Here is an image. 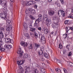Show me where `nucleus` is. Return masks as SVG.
Here are the masks:
<instances>
[{"instance_id":"1","label":"nucleus","mask_w":73,"mask_h":73,"mask_svg":"<svg viewBox=\"0 0 73 73\" xmlns=\"http://www.w3.org/2000/svg\"><path fill=\"white\" fill-rule=\"evenodd\" d=\"M48 16L47 15L44 14L43 15V19L44 21H46L45 24L48 27L51 24V20L48 18Z\"/></svg>"},{"instance_id":"2","label":"nucleus","mask_w":73,"mask_h":73,"mask_svg":"<svg viewBox=\"0 0 73 73\" xmlns=\"http://www.w3.org/2000/svg\"><path fill=\"white\" fill-rule=\"evenodd\" d=\"M0 17L1 19H5L6 21H7V15H6V14L4 13L0 14Z\"/></svg>"},{"instance_id":"3","label":"nucleus","mask_w":73,"mask_h":73,"mask_svg":"<svg viewBox=\"0 0 73 73\" xmlns=\"http://www.w3.org/2000/svg\"><path fill=\"white\" fill-rule=\"evenodd\" d=\"M18 54H20L19 56L20 57H22L23 56V52L21 51V49L20 47H19V48L17 52Z\"/></svg>"},{"instance_id":"4","label":"nucleus","mask_w":73,"mask_h":73,"mask_svg":"<svg viewBox=\"0 0 73 73\" xmlns=\"http://www.w3.org/2000/svg\"><path fill=\"white\" fill-rule=\"evenodd\" d=\"M25 70V73H28V71H29V66H27L24 68Z\"/></svg>"},{"instance_id":"5","label":"nucleus","mask_w":73,"mask_h":73,"mask_svg":"<svg viewBox=\"0 0 73 73\" xmlns=\"http://www.w3.org/2000/svg\"><path fill=\"white\" fill-rule=\"evenodd\" d=\"M59 11H60V12L61 15H62L63 17H65V13L64 11L61 9H60L59 10Z\"/></svg>"},{"instance_id":"6","label":"nucleus","mask_w":73,"mask_h":73,"mask_svg":"<svg viewBox=\"0 0 73 73\" xmlns=\"http://www.w3.org/2000/svg\"><path fill=\"white\" fill-rule=\"evenodd\" d=\"M5 41L6 42H11V44L13 43V40H11L9 38H6Z\"/></svg>"},{"instance_id":"7","label":"nucleus","mask_w":73,"mask_h":73,"mask_svg":"<svg viewBox=\"0 0 73 73\" xmlns=\"http://www.w3.org/2000/svg\"><path fill=\"white\" fill-rule=\"evenodd\" d=\"M48 13L50 16H53L54 14V11L52 10H50L49 11Z\"/></svg>"},{"instance_id":"8","label":"nucleus","mask_w":73,"mask_h":73,"mask_svg":"<svg viewBox=\"0 0 73 73\" xmlns=\"http://www.w3.org/2000/svg\"><path fill=\"white\" fill-rule=\"evenodd\" d=\"M34 45L35 46V47L36 48V50H37V48H40V44H39L36 43L34 44Z\"/></svg>"},{"instance_id":"9","label":"nucleus","mask_w":73,"mask_h":73,"mask_svg":"<svg viewBox=\"0 0 73 73\" xmlns=\"http://www.w3.org/2000/svg\"><path fill=\"white\" fill-rule=\"evenodd\" d=\"M4 4V5H6V4H7V3L6 1H1V0H0V4Z\"/></svg>"},{"instance_id":"10","label":"nucleus","mask_w":73,"mask_h":73,"mask_svg":"<svg viewBox=\"0 0 73 73\" xmlns=\"http://www.w3.org/2000/svg\"><path fill=\"white\" fill-rule=\"evenodd\" d=\"M5 46H6V48H7V49H11L12 48V45H6Z\"/></svg>"},{"instance_id":"11","label":"nucleus","mask_w":73,"mask_h":73,"mask_svg":"<svg viewBox=\"0 0 73 73\" xmlns=\"http://www.w3.org/2000/svg\"><path fill=\"white\" fill-rule=\"evenodd\" d=\"M44 56L46 58H49V54H46V53H44Z\"/></svg>"},{"instance_id":"12","label":"nucleus","mask_w":73,"mask_h":73,"mask_svg":"<svg viewBox=\"0 0 73 73\" xmlns=\"http://www.w3.org/2000/svg\"><path fill=\"white\" fill-rule=\"evenodd\" d=\"M40 21H41V20L38 19H36V21H35V23H36V24H39V23H40Z\"/></svg>"},{"instance_id":"13","label":"nucleus","mask_w":73,"mask_h":73,"mask_svg":"<svg viewBox=\"0 0 73 73\" xmlns=\"http://www.w3.org/2000/svg\"><path fill=\"white\" fill-rule=\"evenodd\" d=\"M23 26L25 29L28 28V25H27V23H23Z\"/></svg>"},{"instance_id":"14","label":"nucleus","mask_w":73,"mask_h":73,"mask_svg":"<svg viewBox=\"0 0 73 73\" xmlns=\"http://www.w3.org/2000/svg\"><path fill=\"white\" fill-rule=\"evenodd\" d=\"M29 48V49H33V47L32 46V44H30Z\"/></svg>"},{"instance_id":"15","label":"nucleus","mask_w":73,"mask_h":73,"mask_svg":"<svg viewBox=\"0 0 73 73\" xmlns=\"http://www.w3.org/2000/svg\"><path fill=\"white\" fill-rule=\"evenodd\" d=\"M56 71L58 73H61V70L60 69L56 68Z\"/></svg>"},{"instance_id":"16","label":"nucleus","mask_w":73,"mask_h":73,"mask_svg":"<svg viewBox=\"0 0 73 73\" xmlns=\"http://www.w3.org/2000/svg\"><path fill=\"white\" fill-rule=\"evenodd\" d=\"M57 24L54 23L52 25V26L54 28H55L57 27Z\"/></svg>"},{"instance_id":"17","label":"nucleus","mask_w":73,"mask_h":73,"mask_svg":"<svg viewBox=\"0 0 73 73\" xmlns=\"http://www.w3.org/2000/svg\"><path fill=\"white\" fill-rule=\"evenodd\" d=\"M53 23H55V24H57L58 22V19H56V20H55L53 21Z\"/></svg>"},{"instance_id":"18","label":"nucleus","mask_w":73,"mask_h":73,"mask_svg":"<svg viewBox=\"0 0 73 73\" xmlns=\"http://www.w3.org/2000/svg\"><path fill=\"white\" fill-rule=\"evenodd\" d=\"M53 23H55V24H57L58 22V19H56V20H55L53 21Z\"/></svg>"},{"instance_id":"19","label":"nucleus","mask_w":73,"mask_h":73,"mask_svg":"<svg viewBox=\"0 0 73 73\" xmlns=\"http://www.w3.org/2000/svg\"><path fill=\"white\" fill-rule=\"evenodd\" d=\"M68 66H70V67H73V63L72 62H70L68 64Z\"/></svg>"},{"instance_id":"20","label":"nucleus","mask_w":73,"mask_h":73,"mask_svg":"<svg viewBox=\"0 0 73 73\" xmlns=\"http://www.w3.org/2000/svg\"><path fill=\"white\" fill-rule=\"evenodd\" d=\"M43 54V51H40L39 52H38V54L39 56H40V55H41Z\"/></svg>"},{"instance_id":"21","label":"nucleus","mask_w":73,"mask_h":73,"mask_svg":"<svg viewBox=\"0 0 73 73\" xmlns=\"http://www.w3.org/2000/svg\"><path fill=\"white\" fill-rule=\"evenodd\" d=\"M19 68L20 69V70H19L18 71H24V69H23V68L21 67V66H19Z\"/></svg>"},{"instance_id":"22","label":"nucleus","mask_w":73,"mask_h":73,"mask_svg":"<svg viewBox=\"0 0 73 73\" xmlns=\"http://www.w3.org/2000/svg\"><path fill=\"white\" fill-rule=\"evenodd\" d=\"M42 40H45V38L42 35L41 36V38L40 41Z\"/></svg>"},{"instance_id":"23","label":"nucleus","mask_w":73,"mask_h":73,"mask_svg":"<svg viewBox=\"0 0 73 73\" xmlns=\"http://www.w3.org/2000/svg\"><path fill=\"white\" fill-rule=\"evenodd\" d=\"M48 32V29H45V30L44 31V33L45 34H47Z\"/></svg>"},{"instance_id":"24","label":"nucleus","mask_w":73,"mask_h":73,"mask_svg":"<svg viewBox=\"0 0 73 73\" xmlns=\"http://www.w3.org/2000/svg\"><path fill=\"white\" fill-rule=\"evenodd\" d=\"M66 29H66V32H68V31H69V30L70 29V27H67L66 28Z\"/></svg>"},{"instance_id":"25","label":"nucleus","mask_w":73,"mask_h":73,"mask_svg":"<svg viewBox=\"0 0 73 73\" xmlns=\"http://www.w3.org/2000/svg\"><path fill=\"white\" fill-rule=\"evenodd\" d=\"M28 57V55L27 54H26L24 55L23 56V57L24 58H27Z\"/></svg>"},{"instance_id":"26","label":"nucleus","mask_w":73,"mask_h":73,"mask_svg":"<svg viewBox=\"0 0 73 73\" xmlns=\"http://www.w3.org/2000/svg\"><path fill=\"white\" fill-rule=\"evenodd\" d=\"M40 42H42V44H45L46 41L45 40H40Z\"/></svg>"},{"instance_id":"27","label":"nucleus","mask_w":73,"mask_h":73,"mask_svg":"<svg viewBox=\"0 0 73 73\" xmlns=\"http://www.w3.org/2000/svg\"><path fill=\"white\" fill-rule=\"evenodd\" d=\"M25 36L26 37H27L28 38H29V35L28 33H26L25 34Z\"/></svg>"},{"instance_id":"28","label":"nucleus","mask_w":73,"mask_h":73,"mask_svg":"<svg viewBox=\"0 0 73 73\" xmlns=\"http://www.w3.org/2000/svg\"><path fill=\"white\" fill-rule=\"evenodd\" d=\"M60 1L61 3L62 4H64L65 3L64 0H60Z\"/></svg>"},{"instance_id":"29","label":"nucleus","mask_w":73,"mask_h":73,"mask_svg":"<svg viewBox=\"0 0 73 73\" xmlns=\"http://www.w3.org/2000/svg\"><path fill=\"white\" fill-rule=\"evenodd\" d=\"M0 37L2 38H4V35L3 33H0Z\"/></svg>"},{"instance_id":"30","label":"nucleus","mask_w":73,"mask_h":73,"mask_svg":"<svg viewBox=\"0 0 73 73\" xmlns=\"http://www.w3.org/2000/svg\"><path fill=\"white\" fill-rule=\"evenodd\" d=\"M38 16L39 17V18H38V19H39L41 20L42 19V15L41 14H39L38 15Z\"/></svg>"},{"instance_id":"31","label":"nucleus","mask_w":73,"mask_h":73,"mask_svg":"<svg viewBox=\"0 0 73 73\" xmlns=\"http://www.w3.org/2000/svg\"><path fill=\"white\" fill-rule=\"evenodd\" d=\"M34 35H35V37L36 38H38V34L36 33H34Z\"/></svg>"},{"instance_id":"32","label":"nucleus","mask_w":73,"mask_h":73,"mask_svg":"<svg viewBox=\"0 0 73 73\" xmlns=\"http://www.w3.org/2000/svg\"><path fill=\"white\" fill-rule=\"evenodd\" d=\"M31 31H32L33 32H35L36 31V28H32V29H30Z\"/></svg>"},{"instance_id":"33","label":"nucleus","mask_w":73,"mask_h":73,"mask_svg":"<svg viewBox=\"0 0 73 73\" xmlns=\"http://www.w3.org/2000/svg\"><path fill=\"white\" fill-rule=\"evenodd\" d=\"M57 63L58 64H61V65H62V64H61V60H57Z\"/></svg>"},{"instance_id":"34","label":"nucleus","mask_w":73,"mask_h":73,"mask_svg":"<svg viewBox=\"0 0 73 73\" xmlns=\"http://www.w3.org/2000/svg\"><path fill=\"white\" fill-rule=\"evenodd\" d=\"M59 48L60 49H61L62 48V44H61L60 43L59 44Z\"/></svg>"},{"instance_id":"35","label":"nucleus","mask_w":73,"mask_h":73,"mask_svg":"<svg viewBox=\"0 0 73 73\" xmlns=\"http://www.w3.org/2000/svg\"><path fill=\"white\" fill-rule=\"evenodd\" d=\"M34 25L36 27V28H38V27H39V25H38V23H35Z\"/></svg>"},{"instance_id":"36","label":"nucleus","mask_w":73,"mask_h":73,"mask_svg":"<svg viewBox=\"0 0 73 73\" xmlns=\"http://www.w3.org/2000/svg\"><path fill=\"white\" fill-rule=\"evenodd\" d=\"M20 44L22 46H23L25 44V42H21Z\"/></svg>"},{"instance_id":"37","label":"nucleus","mask_w":73,"mask_h":73,"mask_svg":"<svg viewBox=\"0 0 73 73\" xmlns=\"http://www.w3.org/2000/svg\"><path fill=\"white\" fill-rule=\"evenodd\" d=\"M57 19H57V17H53V21L55 20H57Z\"/></svg>"},{"instance_id":"38","label":"nucleus","mask_w":73,"mask_h":73,"mask_svg":"<svg viewBox=\"0 0 73 73\" xmlns=\"http://www.w3.org/2000/svg\"><path fill=\"white\" fill-rule=\"evenodd\" d=\"M34 73H38V70L37 69H35L34 70Z\"/></svg>"},{"instance_id":"39","label":"nucleus","mask_w":73,"mask_h":73,"mask_svg":"<svg viewBox=\"0 0 73 73\" xmlns=\"http://www.w3.org/2000/svg\"><path fill=\"white\" fill-rule=\"evenodd\" d=\"M31 13L33 15V14H35V13H36V11L35 10H33L31 11Z\"/></svg>"},{"instance_id":"40","label":"nucleus","mask_w":73,"mask_h":73,"mask_svg":"<svg viewBox=\"0 0 73 73\" xmlns=\"http://www.w3.org/2000/svg\"><path fill=\"white\" fill-rule=\"evenodd\" d=\"M69 23V21L68 20H66L64 22V24H67Z\"/></svg>"},{"instance_id":"41","label":"nucleus","mask_w":73,"mask_h":73,"mask_svg":"<svg viewBox=\"0 0 73 73\" xmlns=\"http://www.w3.org/2000/svg\"><path fill=\"white\" fill-rule=\"evenodd\" d=\"M11 29H10V28L8 27H7V29H6V31H11Z\"/></svg>"},{"instance_id":"42","label":"nucleus","mask_w":73,"mask_h":73,"mask_svg":"<svg viewBox=\"0 0 73 73\" xmlns=\"http://www.w3.org/2000/svg\"><path fill=\"white\" fill-rule=\"evenodd\" d=\"M23 63H24V61H23V60L20 61V65H22V64H23Z\"/></svg>"},{"instance_id":"43","label":"nucleus","mask_w":73,"mask_h":73,"mask_svg":"<svg viewBox=\"0 0 73 73\" xmlns=\"http://www.w3.org/2000/svg\"><path fill=\"white\" fill-rule=\"evenodd\" d=\"M30 17L32 19V20H34L35 19V18H34L32 16L30 15Z\"/></svg>"},{"instance_id":"44","label":"nucleus","mask_w":73,"mask_h":73,"mask_svg":"<svg viewBox=\"0 0 73 73\" xmlns=\"http://www.w3.org/2000/svg\"><path fill=\"white\" fill-rule=\"evenodd\" d=\"M8 27L10 28V29H12V25H10L8 26Z\"/></svg>"},{"instance_id":"45","label":"nucleus","mask_w":73,"mask_h":73,"mask_svg":"<svg viewBox=\"0 0 73 73\" xmlns=\"http://www.w3.org/2000/svg\"><path fill=\"white\" fill-rule=\"evenodd\" d=\"M40 50L42 51H44V47L41 46L40 47Z\"/></svg>"},{"instance_id":"46","label":"nucleus","mask_w":73,"mask_h":73,"mask_svg":"<svg viewBox=\"0 0 73 73\" xmlns=\"http://www.w3.org/2000/svg\"><path fill=\"white\" fill-rule=\"evenodd\" d=\"M0 29L1 30V31H5V28L3 27H1Z\"/></svg>"},{"instance_id":"47","label":"nucleus","mask_w":73,"mask_h":73,"mask_svg":"<svg viewBox=\"0 0 73 73\" xmlns=\"http://www.w3.org/2000/svg\"><path fill=\"white\" fill-rule=\"evenodd\" d=\"M68 17V18H70V19H73V17L72 15H70Z\"/></svg>"},{"instance_id":"48","label":"nucleus","mask_w":73,"mask_h":73,"mask_svg":"<svg viewBox=\"0 0 73 73\" xmlns=\"http://www.w3.org/2000/svg\"><path fill=\"white\" fill-rule=\"evenodd\" d=\"M29 3L30 4V5H32V1H29Z\"/></svg>"},{"instance_id":"49","label":"nucleus","mask_w":73,"mask_h":73,"mask_svg":"<svg viewBox=\"0 0 73 73\" xmlns=\"http://www.w3.org/2000/svg\"><path fill=\"white\" fill-rule=\"evenodd\" d=\"M30 35H31V37H33V33H32V32H31L30 33Z\"/></svg>"},{"instance_id":"50","label":"nucleus","mask_w":73,"mask_h":73,"mask_svg":"<svg viewBox=\"0 0 73 73\" xmlns=\"http://www.w3.org/2000/svg\"><path fill=\"white\" fill-rule=\"evenodd\" d=\"M7 19L8 20V19ZM7 20V21H6L7 23H9V24H10V23H11V21Z\"/></svg>"},{"instance_id":"51","label":"nucleus","mask_w":73,"mask_h":73,"mask_svg":"<svg viewBox=\"0 0 73 73\" xmlns=\"http://www.w3.org/2000/svg\"><path fill=\"white\" fill-rule=\"evenodd\" d=\"M28 46V44H27V43H25V44H24V45L23 46L24 47H25L26 46Z\"/></svg>"},{"instance_id":"52","label":"nucleus","mask_w":73,"mask_h":73,"mask_svg":"<svg viewBox=\"0 0 73 73\" xmlns=\"http://www.w3.org/2000/svg\"><path fill=\"white\" fill-rule=\"evenodd\" d=\"M64 36H65V37L64 38H65L66 37H67V36H68V34H64Z\"/></svg>"},{"instance_id":"53","label":"nucleus","mask_w":73,"mask_h":73,"mask_svg":"<svg viewBox=\"0 0 73 73\" xmlns=\"http://www.w3.org/2000/svg\"><path fill=\"white\" fill-rule=\"evenodd\" d=\"M37 5H34V8L35 9H37Z\"/></svg>"},{"instance_id":"54","label":"nucleus","mask_w":73,"mask_h":73,"mask_svg":"<svg viewBox=\"0 0 73 73\" xmlns=\"http://www.w3.org/2000/svg\"><path fill=\"white\" fill-rule=\"evenodd\" d=\"M0 50H1V52H3L4 50H5V49L2 47Z\"/></svg>"},{"instance_id":"55","label":"nucleus","mask_w":73,"mask_h":73,"mask_svg":"<svg viewBox=\"0 0 73 73\" xmlns=\"http://www.w3.org/2000/svg\"><path fill=\"white\" fill-rule=\"evenodd\" d=\"M29 28H32V24H29Z\"/></svg>"},{"instance_id":"56","label":"nucleus","mask_w":73,"mask_h":73,"mask_svg":"<svg viewBox=\"0 0 73 73\" xmlns=\"http://www.w3.org/2000/svg\"><path fill=\"white\" fill-rule=\"evenodd\" d=\"M19 71L18 73H23L24 72V71Z\"/></svg>"},{"instance_id":"57","label":"nucleus","mask_w":73,"mask_h":73,"mask_svg":"<svg viewBox=\"0 0 73 73\" xmlns=\"http://www.w3.org/2000/svg\"><path fill=\"white\" fill-rule=\"evenodd\" d=\"M3 45V42L0 40V45Z\"/></svg>"},{"instance_id":"58","label":"nucleus","mask_w":73,"mask_h":73,"mask_svg":"<svg viewBox=\"0 0 73 73\" xmlns=\"http://www.w3.org/2000/svg\"><path fill=\"white\" fill-rule=\"evenodd\" d=\"M38 29L39 30V31H41V27H40L39 28H38Z\"/></svg>"},{"instance_id":"59","label":"nucleus","mask_w":73,"mask_h":73,"mask_svg":"<svg viewBox=\"0 0 73 73\" xmlns=\"http://www.w3.org/2000/svg\"><path fill=\"white\" fill-rule=\"evenodd\" d=\"M69 45L68 44H67L66 46V48L67 49H69Z\"/></svg>"},{"instance_id":"60","label":"nucleus","mask_w":73,"mask_h":73,"mask_svg":"<svg viewBox=\"0 0 73 73\" xmlns=\"http://www.w3.org/2000/svg\"><path fill=\"white\" fill-rule=\"evenodd\" d=\"M72 55V52H70L68 54L69 56H70Z\"/></svg>"},{"instance_id":"61","label":"nucleus","mask_w":73,"mask_h":73,"mask_svg":"<svg viewBox=\"0 0 73 73\" xmlns=\"http://www.w3.org/2000/svg\"><path fill=\"white\" fill-rule=\"evenodd\" d=\"M17 62L18 65H20V61H17Z\"/></svg>"},{"instance_id":"62","label":"nucleus","mask_w":73,"mask_h":73,"mask_svg":"<svg viewBox=\"0 0 73 73\" xmlns=\"http://www.w3.org/2000/svg\"><path fill=\"white\" fill-rule=\"evenodd\" d=\"M26 4V5H30V4L29 3V2L27 3Z\"/></svg>"},{"instance_id":"63","label":"nucleus","mask_w":73,"mask_h":73,"mask_svg":"<svg viewBox=\"0 0 73 73\" xmlns=\"http://www.w3.org/2000/svg\"><path fill=\"white\" fill-rule=\"evenodd\" d=\"M72 10H71V13H73V9H72V8H70Z\"/></svg>"},{"instance_id":"64","label":"nucleus","mask_w":73,"mask_h":73,"mask_svg":"<svg viewBox=\"0 0 73 73\" xmlns=\"http://www.w3.org/2000/svg\"><path fill=\"white\" fill-rule=\"evenodd\" d=\"M50 72L51 73H54V71H53L52 70H51L50 71Z\"/></svg>"}]
</instances>
